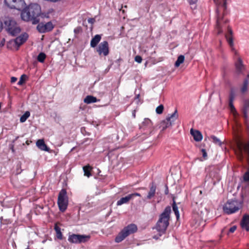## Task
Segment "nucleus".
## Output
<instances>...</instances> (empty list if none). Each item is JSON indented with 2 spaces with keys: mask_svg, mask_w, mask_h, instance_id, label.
Wrapping results in <instances>:
<instances>
[{
  "mask_svg": "<svg viewBox=\"0 0 249 249\" xmlns=\"http://www.w3.org/2000/svg\"><path fill=\"white\" fill-rule=\"evenodd\" d=\"M211 138L212 139H213V142H214L216 143L218 142V139L216 137H215L214 136H211Z\"/></svg>",
  "mask_w": 249,
  "mask_h": 249,
  "instance_id": "a18cd8bd",
  "label": "nucleus"
},
{
  "mask_svg": "<svg viewBox=\"0 0 249 249\" xmlns=\"http://www.w3.org/2000/svg\"><path fill=\"white\" fill-rule=\"evenodd\" d=\"M135 61H136L138 63H140L142 61V58L140 55H136L135 57Z\"/></svg>",
  "mask_w": 249,
  "mask_h": 249,
  "instance_id": "a19ab883",
  "label": "nucleus"
},
{
  "mask_svg": "<svg viewBox=\"0 0 249 249\" xmlns=\"http://www.w3.org/2000/svg\"><path fill=\"white\" fill-rule=\"evenodd\" d=\"M5 4L11 9L20 10L25 3L23 0H4Z\"/></svg>",
  "mask_w": 249,
  "mask_h": 249,
  "instance_id": "1a4fd4ad",
  "label": "nucleus"
},
{
  "mask_svg": "<svg viewBox=\"0 0 249 249\" xmlns=\"http://www.w3.org/2000/svg\"><path fill=\"white\" fill-rule=\"evenodd\" d=\"M137 227L134 224H131L124 228L118 233L115 239L116 243H120L129 235L137 231Z\"/></svg>",
  "mask_w": 249,
  "mask_h": 249,
  "instance_id": "20e7f679",
  "label": "nucleus"
},
{
  "mask_svg": "<svg viewBox=\"0 0 249 249\" xmlns=\"http://www.w3.org/2000/svg\"><path fill=\"white\" fill-rule=\"evenodd\" d=\"M28 37V35L27 33H24L13 40L15 45L18 47V50L21 45L24 44L27 41Z\"/></svg>",
  "mask_w": 249,
  "mask_h": 249,
  "instance_id": "9b49d317",
  "label": "nucleus"
},
{
  "mask_svg": "<svg viewBox=\"0 0 249 249\" xmlns=\"http://www.w3.org/2000/svg\"><path fill=\"white\" fill-rule=\"evenodd\" d=\"M249 84V81L248 80L246 79L244 80L243 84L241 88V92L242 93H244L245 92H246L248 90V86Z\"/></svg>",
  "mask_w": 249,
  "mask_h": 249,
  "instance_id": "7c9ffc66",
  "label": "nucleus"
},
{
  "mask_svg": "<svg viewBox=\"0 0 249 249\" xmlns=\"http://www.w3.org/2000/svg\"><path fill=\"white\" fill-rule=\"evenodd\" d=\"M225 38L232 50H234V43L233 39V32L230 27H228L227 33L225 35Z\"/></svg>",
  "mask_w": 249,
  "mask_h": 249,
  "instance_id": "f8f14e48",
  "label": "nucleus"
},
{
  "mask_svg": "<svg viewBox=\"0 0 249 249\" xmlns=\"http://www.w3.org/2000/svg\"><path fill=\"white\" fill-rule=\"evenodd\" d=\"M28 77L26 74H22L20 77L18 83V85L21 86L22 85L27 79Z\"/></svg>",
  "mask_w": 249,
  "mask_h": 249,
  "instance_id": "c9c22d12",
  "label": "nucleus"
},
{
  "mask_svg": "<svg viewBox=\"0 0 249 249\" xmlns=\"http://www.w3.org/2000/svg\"><path fill=\"white\" fill-rule=\"evenodd\" d=\"M171 212V207L169 206H167L159 216V219L156 224V228L160 233V236L165 232L169 225Z\"/></svg>",
  "mask_w": 249,
  "mask_h": 249,
  "instance_id": "f03ea898",
  "label": "nucleus"
},
{
  "mask_svg": "<svg viewBox=\"0 0 249 249\" xmlns=\"http://www.w3.org/2000/svg\"><path fill=\"white\" fill-rule=\"evenodd\" d=\"M29 249V248H26V249Z\"/></svg>",
  "mask_w": 249,
  "mask_h": 249,
  "instance_id": "4d7b16f0",
  "label": "nucleus"
},
{
  "mask_svg": "<svg viewBox=\"0 0 249 249\" xmlns=\"http://www.w3.org/2000/svg\"><path fill=\"white\" fill-rule=\"evenodd\" d=\"M236 226H233L232 227H231L229 229V232L233 233V232H234V231L236 230Z\"/></svg>",
  "mask_w": 249,
  "mask_h": 249,
  "instance_id": "79ce46f5",
  "label": "nucleus"
},
{
  "mask_svg": "<svg viewBox=\"0 0 249 249\" xmlns=\"http://www.w3.org/2000/svg\"><path fill=\"white\" fill-rule=\"evenodd\" d=\"M172 207H173V210L175 213V214L176 216L177 219H178L179 217V211L178 210V207L177 206V204L175 201L173 202Z\"/></svg>",
  "mask_w": 249,
  "mask_h": 249,
  "instance_id": "72a5a7b5",
  "label": "nucleus"
},
{
  "mask_svg": "<svg viewBox=\"0 0 249 249\" xmlns=\"http://www.w3.org/2000/svg\"><path fill=\"white\" fill-rule=\"evenodd\" d=\"M235 72L237 75L241 74L245 70V66L244 65L243 61L240 57H238L237 61L235 63Z\"/></svg>",
  "mask_w": 249,
  "mask_h": 249,
  "instance_id": "ddd939ff",
  "label": "nucleus"
},
{
  "mask_svg": "<svg viewBox=\"0 0 249 249\" xmlns=\"http://www.w3.org/2000/svg\"><path fill=\"white\" fill-rule=\"evenodd\" d=\"M184 61V56L182 55H179L175 62V66L178 67L182 64Z\"/></svg>",
  "mask_w": 249,
  "mask_h": 249,
  "instance_id": "2f4dec72",
  "label": "nucleus"
},
{
  "mask_svg": "<svg viewBox=\"0 0 249 249\" xmlns=\"http://www.w3.org/2000/svg\"><path fill=\"white\" fill-rule=\"evenodd\" d=\"M214 3H215V5H216V8H215V12L216 13H218V6H217V5H218V0H213Z\"/></svg>",
  "mask_w": 249,
  "mask_h": 249,
  "instance_id": "09e8293b",
  "label": "nucleus"
},
{
  "mask_svg": "<svg viewBox=\"0 0 249 249\" xmlns=\"http://www.w3.org/2000/svg\"><path fill=\"white\" fill-rule=\"evenodd\" d=\"M54 229L56 232V237L58 239L62 240L63 239V234L61 231L60 228L55 224L54 227Z\"/></svg>",
  "mask_w": 249,
  "mask_h": 249,
  "instance_id": "c756f323",
  "label": "nucleus"
},
{
  "mask_svg": "<svg viewBox=\"0 0 249 249\" xmlns=\"http://www.w3.org/2000/svg\"><path fill=\"white\" fill-rule=\"evenodd\" d=\"M230 0H219V7L223 9V15L225 16L227 14V4Z\"/></svg>",
  "mask_w": 249,
  "mask_h": 249,
  "instance_id": "412c9836",
  "label": "nucleus"
},
{
  "mask_svg": "<svg viewBox=\"0 0 249 249\" xmlns=\"http://www.w3.org/2000/svg\"><path fill=\"white\" fill-rule=\"evenodd\" d=\"M30 115V113L29 111H26L21 117L20 118V122L21 123L25 122L26 120L29 118Z\"/></svg>",
  "mask_w": 249,
  "mask_h": 249,
  "instance_id": "473e14b6",
  "label": "nucleus"
},
{
  "mask_svg": "<svg viewBox=\"0 0 249 249\" xmlns=\"http://www.w3.org/2000/svg\"><path fill=\"white\" fill-rule=\"evenodd\" d=\"M234 99V95L233 94H231L230 96L229 100V107L231 112L232 113L234 117H236L238 115V113L236 110L235 108L234 107L233 104V101Z\"/></svg>",
  "mask_w": 249,
  "mask_h": 249,
  "instance_id": "a211bd4d",
  "label": "nucleus"
},
{
  "mask_svg": "<svg viewBox=\"0 0 249 249\" xmlns=\"http://www.w3.org/2000/svg\"><path fill=\"white\" fill-rule=\"evenodd\" d=\"M190 133L196 142H200L202 140V135L199 131L194 130L192 128L190 130Z\"/></svg>",
  "mask_w": 249,
  "mask_h": 249,
  "instance_id": "f3484780",
  "label": "nucleus"
},
{
  "mask_svg": "<svg viewBox=\"0 0 249 249\" xmlns=\"http://www.w3.org/2000/svg\"><path fill=\"white\" fill-rule=\"evenodd\" d=\"M131 199H132L131 196L129 194L125 197H122L120 200H118L117 202V205L118 206H120L124 204H127Z\"/></svg>",
  "mask_w": 249,
  "mask_h": 249,
  "instance_id": "393cba45",
  "label": "nucleus"
},
{
  "mask_svg": "<svg viewBox=\"0 0 249 249\" xmlns=\"http://www.w3.org/2000/svg\"><path fill=\"white\" fill-rule=\"evenodd\" d=\"M37 147L42 151L47 152H50V149L45 144L44 141L43 139H39L36 142Z\"/></svg>",
  "mask_w": 249,
  "mask_h": 249,
  "instance_id": "dca6fc26",
  "label": "nucleus"
},
{
  "mask_svg": "<svg viewBox=\"0 0 249 249\" xmlns=\"http://www.w3.org/2000/svg\"><path fill=\"white\" fill-rule=\"evenodd\" d=\"M238 146L241 154L244 152L248 156L249 160V142L247 143L239 142Z\"/></svg>",
  "mask_w": 249,
  "mask_h": 249,
  "instance_id": "4468645a",
  "label": "nucleus"
},
{
  "mask_svg": "<svg viewBox=\"0 0 249 249\" xmlns=\"http://www.w3.org/2000/svg\"><path fill=\"white\" fill-rule=\"evenodd\" d=\"M219 20H220L219 17ZM220 24H221V22H220V21H219V31H218L219 34L222 32V30H221L220 27Z\"/></svg>",
  "mask_w": 249,
  "mask_h": 249,
  "instance_id": "3c124183",
  "label": "nucleus"
},
{
  "mask_svg": "<svg viewBox=\"0 0 249 249\" xmlns=\"http://www.w3.org/2000/svg\"><path fill=\"white\" fill-rule=\"evenodd\" d=\"M96 51L100 56H107L109 53L108 42L104 41L101 42L97 47Z\"/></svg>",
  "mask_w": 249,
  "mask_h": 249,
  "instance_id": "9d476101",
  "label": "nucleus"
},
{
  "mask_svg": "<svg viewBox=\"0 0 249 249\" xmlns=\"http://www.w3.org/2000/svg\"><path fill=\"white\" fill-rule=\"evenodd\" d=\"M201 152L202 153V156L204 158V159H206V157H207V154L206 150L204 149H202L201 150Z\"/></svg>",
  "mask_w": 249,
  "mask_h": 249,
  "instance_id": "37998d69",
  "label": "nucleus"
},
{
  "mask_svg": "<svg viewBox=\"0 0 249 249\" xmlns=\"http://www.w3.org/2000/svg\"><path fill=\"white\" fill-rule=\"evenodd\" d=\"M4 28L9 34L13 36H16L21 31L17 22L11 18H6L4 21Z\"/></svg>",
  "mask_w": 249,
  "mask_h": 249,
  "instance_id": "39448f33",
  "label": "nucleus"
},
{
  "mask_svg": "<svg viewBox=\"0 0 249 249\" xmlns=\"http://www.w3.org/2000/svg\"><path fill=\"white\" fill-rule=\"evenodd\" d=\"M216 26H218V17H216Z\"/></svg>",
  "mask_w": 249,
  "mask_h": 249,
  "instance_id": "5fc2aeb1",
  "label": "nucleus"
},
{
  "mask_svg": "<svg viewBox=\"0 0 249 249\" xmlns=\"http://www.w3.org/2000/svg\"><path fill=\"white\" fill-rule=\"evenodd\" d=\"M178 110L177 109L175 110L174 112L170 115L169 116L167 117V119L169 121L171 124V125L174 124L175 121L178 119Z\"/></svg>",
  "mask_w": 249,
  "mask_h": 249,
  "instance_id": "b1692460",
  "label": "nucleus"
},
{
  "mask_svg": "<svg viewBox=\"0 0 249 249\" xmlns=\"http://www.w3.org/2000/svg\"><path fill=\"white\" fill-rule=\"evenodd\" d=\"M88 22L91 24H93L95 22V19L93 18H89L88 19Z\"/></svg>",
  "mask_w": 249,
  "mask_h": 249,
  "instance_id": "49530a36",
  "label": "nucleus"
},
{
  "mask_svg": "<svg viewBox=\"0 0 249 249\" xmlns=\"http://www.w3.org/2000/svg\"><path fill=\"white\" fill-rule=\"evenodd\" d=\"M130 196H131V198L133 199L135 196H141V194L138 193H135L131 194H130Z\"/></svg>",
  "mask_w": 249,
  "mask_h": 249,
  "instance_id": "c03bdc74",
  "label": "nucleus"
},
{
  "mask_svg": "<svg viewBox=\"0 0 249 249\" xmlns=\"http://www.w3.org/2000/svg\"><path fill=\"white\" fill-rule=\"evenodd\" d=\"M83 169L84 172V175L88 177H89L91 176V174L90 173L92 168L89 166V165H87L83 167Z\"/></svg>",
  "mask_w": 249,
  "mask_h": 249,
  "instance_id": "c85d7f7f",
  "label": "nucleus"
},
{
  "mask_svg": "<svg viewBox=\"0 0 249 249\" xmlns=\"http://www.w3.org/2000/svg\"><path fill=\"white\" fill-rule=\"evenodd\" d=\"M132 116H133V118H135V117H136V110H134L133 111Z\"/></svg>",
  "mask_w": 249,
  "mask_h": 249,
  "instance_id": "864d4df0",
  "label": "nucleus"
},
{
  "mask_svg": "<svg viewBox=\"0 0 249 249\" xmlns=\"http://www.w3.org/2000/svg\"><path fill=\"white\" fill-rule=\"evenodd\" d=\"M219 52H220V54H219V57H220V63L222 65L228 64L227 62V54L223 50H219Z\"/></svg>",
  "mask_w": 249,
  "mask_h": 249,
  "instance_id": "5701e85b",
  "label": "nucleus"
},
{
  "mask_svg": "<svg viewBox=\"0 0 249 249\" xmlns=\"http://www.w3.org/2000/svg\"><path fill=\"white\" fill-rule=\"evenodd\" d=\"M171 126H172L171 124L169 121H168L167 118L162 121L160 124V127L161 128L162 131H164L166 128L169 127Z\"/></svg>",
  "mask_w": 249,
  "mask_h": 249,
  "instance_id": "bb28decb",
  "label": "nucleus"
},
{
  "mask_svg": "<svg viewBox=\"0 0 249 249\" xmlns=\"http://www.w3.org/2000/svg\"><path fill=\"white\" fill-rule=\"evenodd\" d=\"M197 0H188V1L190 4L192 5L196 3Z\"/></svg>",
  "mask_w": 249,
  "mask_h": 249,
  "instance_id": "de8ad7c7",
  "label": "nucleus"
},
{
  "mask_svg": "<svg viewBox=\"0 0 249 249\" xmlns=\"http://www.w3.org/2000/svg\"><path fill=\"white\" fill-rule=\"evenodd\" d=\"M57 205L59 210L62 212H64L68 205V197L66 190L62 189L59 193L57 199Z\"/></svg>",
  "mask_w": 249,
  "mask_h": 249,
  "instance_id": "423d86ee",
  "label": "nucleus"
},
{
  "mask_svg": "<svg viewBox=\"0 0 249 249\" xmlns=\"http://www.w3.org/2000/svg\"><path fill=\"white\" fill-rule=\"evenodd\" d=\"M240 225L241 227L246 230L247 231H249V215L245 214L241 221Z\"/></svg>",
  "mask_w": 249,
  "mask_h": 249,
  "instance_id": "2eb2a0df",
  "label": "nucleus"
},
{
  "mask_svg": "<svg viewBox=\"0 0 249 249\" xmlns=\"http://www.w3.org/2000/svg\"><path fill=\"white\" fill-rule=\"evenodd\" d=\"M153 124L151 121L148 118L144 119L142 122V128L143 129H147L149 131H151L152 129Z\"/></svg>",
  "mask_w": 249,
  "mask_h": 249,
  "instance_id": "6ab92c4d",
  "label": "nucleus"
},
{
  "mask_svg": "<svg viewBox=\"0 0 249 249\" xmlns=\"http://www.w3.org/2000/svg\"><path fill=\"white\" fill-rule=\"evenodd\" d=\"M168 193H169L168 188V186L166 185V188H165V195H168Z\"/></svg>",
  "mask_w": 249,
  "mask_h": 249,
  "instance_id": "603ef678",
  "label": "nucleus"
},
{
  "mask_svg": "<svg viewBox=\"0 0 249 249\" xmlns=\"http://www.w3.org/2000/svg\"><path fill=\"white\" fill-rule=\"evenodd\" d=\"M243 117L246 119L247 120L248 118V109L247 107H245L244 109H243Z\"/></svg>",
  "mask_w": 249,
  "mask_h": 249,
  "instance_id": "4c0bfd02",
  "label": "nucleus"
},
{
  "mask_svg": "<svg viewBox=\"0 0 249 249\" xmlns=\"http://www.w3.org/2000/svg\"><path fill=\"white\" fill-rule=\"evenodd\" d=\"M36 29L40 33H46L52 31L54 28V24L52 21L46 23L40 22L37 23Z\"/></svg>",
  "mask_w": 249,
  "mask_h": 249,
  "instance_id": "6e6552de",
  "label": "nucleus"
},
{
  "mask_svg": "<svg viewBox=\"0 0 249 249\" xmlns=\"http://www.w3.org/2000/svg\"><path fill=\"white\" fill-rule=\"evenodd\" d=\"M41 12V7L39 4H31L21 12V17L24 21H31L33 24H36L40 21Z\"/></svg>",
  "mask_w": 249,
  "mask_h": 249,
  "instance_id": "f257e3e1",
  "label": "nucleus"
},
{
  "mask_svg": "<svg viewBox=\"0 0 249 249\" xmlns=\"http://www.w3.org/2000/svg\"><path fill=\"white\" fill-rule=\"evenodd\" d=\"M229 71L228 64L221 65V74L224 79H226Z\"/></svg>",
  "mask_w": 249,
  "mask_h": 249,
  "instance_id": "cd10ccee",
  "label": "nucleus"
},
{
  "mask_svg": "<svg viewBox=\"0 0 249 249\" xmlns=\"http://www.w3.org/2000/svg\"><path fill=\"white\" fill-rule=\"evenodd\" d=\"M243 179L246 182L249 181V171L244 174Z\"/></svg>",
  "mask_w": 249,
  "mask_h": 249,
  "instance_id": "58836bf2",
  "label": "nucleus"
},
{
  "mask_svg": "<svg viewBox=\"0 0 249 249\" xmlns=\"http://www.w3.org/2000/svg\"><path fill=\"white\" fill-rule=\"evenodd\" d=\"M82 28L80 26H78L74 29V33L75 34L77 35L82 32Z\"/></svg>",
  "mask_w": 249,
  "mask_h": 249,
  "instance_id": "ea45409f",
  "label": "nucleus"
},
{
  "mask_svg": "<svg viewBox=\"0 0 249 249\" xmlns=\"http://www.w3.org/2000/svg\"><path fill=\"white\" fill-rule=\"evenodd\" d=\"M46 57V55L44 53H40L37 56V60L41 63H43Z\"/></svg>",
  "mask_w": 249,
  "mask_h": 249,
  "instance_id": "f704fd0d",
  "label": "nucleus"
},
{
  "mask_svg": "<svg viewBox=\"0 0 249 249\" xmlns=\"http://www.w3.org/2000/svg\"><path fill=\"white\" fill-rule=\"evenodd\" d=\"M100 100L97 99L95 97L91 95H88L84 100V103L89 104L93 103H96L99 101Z\"/></svg>",
  "mask_w": 249,
  "mask_h": 249,
  "instance_id": "a878e982",
  "label": "nucleus"
},
{
  "mask_svg": "<svg viewBox=\"0 0 249 249\" xmlns=\"http://www.w3.org/2000/svg\"><path fill=\"white\" fill-rule=\"evenodd\" d=\"M243 204L242 201L236 199L228 200L223 207L224 212L227 214L235 213L242 209Z\"/></svg>",
  "mask_w": 249,
  "mask_h": 249,
  "instance_id": "7ed1b4c3",
  "label": "nucleus"
},
{
  "mask_svg": "<svg viewBox=\"0 0 249 249\" xmlns=\"http://www.w3.org/2000/svg\"><path fill=\"white\" fill-rule=\"evenodd\" d=\"M157 186L155 183L152 182L150 184V190L148 193V195L147 196V198L148 199H150L153 197L156 194V190Z\"/></svg>",
  "mask_w": 249,
  "mask_h": 249,
  "instance_id": "aec40b11",
  "label": "nucleus"
},
{
  "mask_svg": "<svg viewBox=\"0 0 249 249\" xmlns=\"http://www.w3.org/2000/svg\"><path fill=\"white\" fill-rule=\"evenodd\" d=\"M227 21H228V20H226L225 21V22H227Z\"/></svg>",
  "mask_w": 249,
  "mask_h": 249,
  "instance_id": "6e6d98bb",
  "label": "nucleus"
},
{
  "mask_svg": "<svg viewBox=\"0 0 249 249\" xmlns=\"http://www.w3.org/2000/svg\"><path fill=\"white\" fill-rule=\"evenodd\" d=\"M164 109V107L162 105H160L156 109V112L158 114L162 113Z\"/></svg>",
  "mask_w": 249,
  "mask_h": 249,
  "instance_id": "e433bc0d",
  "label": "nucleus"
},
{
  "mask_svg": "<svg viewBox=\"0 0 249 249\" xmlns=\"http://www.w3.org/2000/svg\"><path fill=\"white\" fill-rule=\"evenodd\" d=\"M101 39V36L100 35H95L90 41V46L94 48L97 46V44Z\"/></svg>",
  "mask_w": 249,
  "mask_h": 249,
  "instance_id": "4be33fe9",
  "label": "nucleus"
},
{
  "mask_svg": "<svg viewBox=\"0 0 249 249\" xmlns=\"http://www.w3.org/2000/svg\"><path fill=\"white\" fill-rule=\"evenodd\" d=\"M17 80V78L15 77H12L11 78V82L13 83L16 82Z\"/></svg>",
  "mask_w": 249,
  "mask_h": 249,
  "instance_id": "8fccbe9b",
  "label": "nucleus"
},
{
  "mask_svg": "<svg viewBox=\"0 0 249 249\" xmlns=\"http://www.w3.org/2000/svg\"><path fill=\"white\" fill-rule=\"evenodd\" d=\"M90 238V236L89 235H81L73 233L69 236L68 240L71 243L80 244L88 242Z\"/></svg>",
  "mask_w": 249,
  "mask_h": 249,
  "instance_id": "0eeeda50",
  "label": "nucleus"
}]
</instances>
